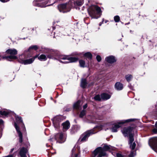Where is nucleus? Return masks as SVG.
I'll list each match as a JSON object with an SVG mask.
<instances>
[{"instance_id":"23","label":"nucleus","mask_w":157,"mask_h":157,"mask_svg":"<svg viewBox=\"0 0 157 157\" xmlns=\"http://www.w3.org/2000/svg\"><path fill=\"white\" fill-rule=\"evenodd\" d=\"M38 55V59L41 61H45L47 59V56L43 54H41L40 56H39Z\"/></svg>"},{"instance_id":"11","label":"nucleus","mask_w":157,"mask_h":157,"mask_svg":"<svg viewBox=\"0 0 157 157\" xmlns=\"http://www.w3.org/2000/svg\"><path fill=\"white\" fill-rule=\"evenodd\" d=\"M149 144L151 147L157 153V137L151 139Z\"/></svg>"},{"instance_id":"37","label":"nucleus","mask_w":157,"mask_h":157,"mask_svg":"<svg viewBox=\"0 0 157 157\" xmlns=\"http://www.w3.org/2000/svg\"><path fill=\"white\" fill-rule=\"evenodd\" d=\"M96 59L98 62H100L101 60V58L100 56L98 55L96 56Z\"/></svg>"},{"instance_id":"32","label":"nucleus","mask_w":157,"mask_h":157,"mask_svg":"<svg viewBox=\"0 0 157 157\" xmlns=\"http://www.w3.org/2000/svg\"><path fill=\"white\" fill-rule=\"evenodd\" d=\"M86 114V111L83 110L80 113L79 117L82 118Z\"/></svg>"},{"instance_id":"24","label":"nucleus","mask_w":157,"mask_h":157,"mask_svg":"<svg viewBox=\"0 0 157 157\" xmlns=\"http://www.w3.org/2000/svg\"><path fill=\"white\" fill-rule=\"evenodd\" d=\"M87 85V83L85 79H82L81 83V86L83 88H85Z\"/></svg>"},{"instance_id":"41","label":"nucleus","mask_w":157,"mask_h":157,"mask_svg":"<svg viewBox=\"0 0 157 157\" xmlns=\"http://www.w3.org/2000/svg\"><path fill=\"white\" fill-rule=\"evenodd\" d=\"M153 132L154 133H156L157 132V129H156V128H154L153 130Z\"/></svg>"},{"instance_id":"22","label":"nucleus","mask_w":157,"mask_h":157,"mask_svg":"<svg viewBox=\"0 0 157 157\" xmlns=\"http://www.w3.org/2000/svg\"><path fill=\"white\" fill-rule=\"evenodd\" d=\"M101 98L104 100H106L110 98V95L106 93H103L101 95Z\"/></svg>"},{"instance_id":"38","label":"nucleus","mask_w":157,"mask_h":157,"mask_svg":"<svg viewBox=\"0 0 157 157\" xmlns=\"http://www.w3.org/2000/svg\"><path fill=\"white\" fill-rule=\"evenodd\" d=\"M3 124V121L2 120H0V125ZM2 136V134L0 133V138Z\"/></svg>"},{"instance_id":"7","label":"nucleus","mask_w":157,"mask_h":157,"mask_svg":"<svg viewBox=\"0 0 157 157\" xmlns=\"http://www.w3.org/2000/svg\"><path fill=\"white\" fill-rule=\"evenodd\" d=\"M78 58L75 57H70L66 56H62L59 57V61L64 63H73L76 62Z\"/></svg>"},{"instance_id":"8","label":"nucleus","mask_w":157,"mask_h":157,"mask_svg":"<svg viewBox=\"0 0 157 157\" xmlns=\"http://www.w3.org/2000/svg\"><path fill=\"white\" fill-rule=\"evenodd\" d=\"M38 56V55H37L32 58L29 59H25L26 58L25 56L24 55H21L19 57V62L21 63L24 65L30 64L34 61L35 59L37 58Z\"/></svg>"},{"instance_id":"14","label":"nucleus","mask_w":157,"mask_h":157,"mask_svg":"<svg viewBox=\"0 0 157 157\" xmlns=\"http://www.w3.org/2000/svg\"><path fill=\"white\" fill-rule=\"evenodd\" d=\"M66 4H60L58 6V7L60 12L64 13L68 11L66 10Z\"/></svg>"},{"instance_id":"21","label":"nucleus","mask_w":157,"mask_h":157,"mask_svg":"<svg viewBox=\"0 0 157 157\" xmlns=\"http://www.w3.org/2000/svg\"><path fill=\"white\" fill-rule=\"evenodd\" d=\"M6 52L11 55H15L17 54V51L15 49H8L6 51Z\"/></svg>"},{"instance_id":"28","label":"nucleus","mask_w":157,"mask_h":157,"mask_svg":"<svg viewBox=\"0 0 157 157\" xmlns=\"http://www.w3.org/2000/svg\"><path fill=\"white\" fill-rule=\"evenodd\" d=\"M80 66L81 67H84L86 66H85V62L82 60H80L79 61Z\"/></svg>"},{"instance_id":"1","label":"nucleus","mask_w":157,"mask_h":157,"mask_svg":"<svg viewBox=\"0 0 157 157\" xmlns=\"http://www.w3.org/2000/svg\"><path fill=\"white\" fill-rule=\"evenodd\" d=\"M133 129L132 127H128L124 128L121 130L122 132L125 136H129L128 144L131 151L130 153H127V157H133L136 154V150L135 149L136 144L135 142H133L134 140L133 135L132 134Z\"/></svg>"},{"instance_id":"13","label":"nucleus","mask_w":157,"mask_h":157,"mask_svg":"<svg viewBox=\"0 0 157 157\" xmlns=\"http://www.w3.org/2000/svg\"><path fill=\"white\" fill-rule=\"evenodd\" d=\"M105 60L110 63H113L116 61L115 57L113 56H110L106 57L105 58Z\"/></svg>"},{"instance_id":"4","label":"nucleus","mask_w":157,"mask_h":157,"mask_svg":"<svg viewBox=\"0 0 157 157\" xmlns=\"http://www.w3.org/2000/svg\"><path fill=\"white\" fill-rule=\"evenodd\" d=\"M97 132L98 131H96L95 129H94V128L92 129L87 131L81 135L78 141L80 142H84L87 140L90 136Z\"/></svg>"},{"instance_id":"15","label":"nucleus","mask_w":157,"mask_h":157,"mask_svg":"<svg viewBox=\"0 0 157 157\" xmlns=\"http://www.w3.org/2000/svg\"><path fill=\"white\" fill-rule=\"evenodd\" d=\"M14 126L17 130V131L19 137V141L20 143H21L22 141V135L21 132H20L19 130V127L17 125L16 123H14Z\"/></svg>"},{"instance_id":"50","label":"nucleus","mask_w":157,"mask_h":157,"mask_svg":"<svg viewBox=\"0 0 157 157\" xmlns=\"http://www.w3.org/2000/svg\"><path fill=\"white\" fill-rule=\"evenodd\" d=\"M51 99H52V98H51Z\"/></svg>"},{"instance_id":"40","label":"nucleus","mask_w":157,"mask_h":157,"mask_svg":"<svg viewBox=\"0 0 157 157\" xmlns=\"http://www.w3.org/2000/svg\"><path fill=\"white\" fill-rule=\"evenodd\" d=\"M10 0H0V1L2 2H6L9 1Z\"/></svg>"},{"instance_id":"34","label":"nucleus","mask_w":157,"mask_h":157,"mask_svg":"<svg viewBox=\"0 0 157 157\" xmlns=\"http://www.w3.org/2000/svg\"><path fill=\"white\" fill-rule=\"evenodd\" d=\"M101 97L99 95H97L94 97V99L97 101H100L101 100Z\"/></svg>"},{"instance_id":"26","label":"nucleus","mask_w":157,"mask_h":157,"mask_svg":"<svg viewBox=\"0 0 157 157\" xmlns=\"http://www.w3.org/2000/svg\"><path fill=\"white\" fill-rule=\"evenodd\" d=\"M125 78L128 82H129L132 80V76L131 75H127L125 76Z\"/></svg>"},{"instance_id":"31","label":"nucleus","mask_w":157,"mask_h":157,"mask_svg":"<svg viewBox=\"0 0 157 157\" xmlns=\"http://www.w3.org/2000/svg\"><path fill=\"white\" fill-rule=\"evenodd\" d=\"M91 118L92 121V123H94L95 122H98L97 120H98V119H97V117H96L95 116H93L92 117H91Z\"/></svg>"},{"instance_id":"12","label":"nucleus","mask_w":157,"mask_h":157,"mask_svg":"<svg viewBox=\"0 0 157 157\" xmlns=\"http://www.w3.org/2000/svg\"><path fill=\"white\" fill-rule=\"evenodd\" d=\"M55 138L59 143H60L64 142L65 140V138L63 137V134L61 132L56 134Z\"/></svg>"},{"instance_id":"17","label":"nucleus","mask_w":157,"mask_h":157,"mask_svg":"<svg viewBox=\"0 0 157 157\" xmlns=\"http://www.w3.org/2000/svg\"><path fill=\"white\" fill-rule=\"evenodd\" d=\"M27 151V150L26 148L22 147L20 149L19 154L21 157H27L26 154Z\"/></svg>"},{"instance_id":"45","label":"nucleus","mask_w":157,"mask_h":157,"mask_svg":"<svg viewBox=\"0 0 157 157\" xmlns=\"http://www.w3.org/2000/svg\"><path fill=\"white\" fill-rule=\"evenodd\" d=\"M13 156L12 155H10L7 156L6 157H13Z\"/></svg>"},{"instance_id":"25","label":"nucleus","mask_w":157,"mask_h":157,"mask_svg":"<svg viewBox=\"0 0 157 157\" xmlns=\"http://www.w3.org/2000/svg\"><path fill=\"white\" fill-rule=\"evenodd\" d=\"M83 0H77L74 3V4L75 6H80L82 5L83 3Z\"/></svg>"},{"instance_id":"3","label":"nucleus","mask_w":157,"mask_h":157,"mask_svg":"<svg viewBox=\"0 0 157 157\" xmlns=\"http://www.w3.org/2000/svg\"><path fill=\"white\" fill-rule=\"evenodd\" d=\"M110 148V147L107 145H105L103 148L99 147L97 148L93 153V157H102L105 156L107 154L105 151L108 150Z\"/></svg>"},{"instance_id":"5","label":"nucleus","mask_w":157,"mask_h":157,"mask_svg":"<svg viewBox=\"0 0 157 157\" xmlns=\"http://www.w3.org/2000/svg\"><path fill=\"white\" fill-rule=\"evenodd\" d=\"M1 114L4 116H6L7 115L11 114L15 117L16 122L18 123L21 124L22 126H24L22 120L20 117L16 116L15 114L13 112H11L10 110L7 109L2 110L0 111Z\"/></svg>"},{"instance_id":"42","label":"nucleus","mask_w":157,"mask_h":157,"mask_svg":"<svg viewBox=\"0 0 157 157\" xmlns=\"http://www.w3.org/2000/svg\"><path fill=\"white\" fill-rule=\"evenodd\" d=\"M53 51V50H50V49H48V51L47 52V53H51Z\"/></svg>"},{"instance_id":"19","label":"nucleus","mask_w":157,"mask_h":157,"mask_svg":"<svg viewBox=\"0 0 157 157\" xmlns=\"http://www.w3.org/2000/svg\"><path fill=\"white\" fill-rule=\"evenodd\" d=\"M63 127V129L64 131H66L70 127V123L68 121L63 123L62 124Z\"/></svg>"},{"instance_id":"44","label":"nucleus","mask_w":157,"mask_h":157,"mask_svg":"<svg viewBox=\"0 0 157 157\" xmlns=\"http://www.w3.org/2000/svg\"><path fill=\"white\" fill-rule=\"evenodd\" d=\"M104 21V20L103 19L102 20V21L101 22H100L99 23V25L100 26H101L102 25V24L103 22V21Z\"/></svg>"},{"instance_id":"47","label":"nucleus","mask_w":157,"mask_h":157,"mask_svg":"<svg viewBox=\"0 0 157 157\" xmlns=\"http://www.w3.org/2000/svg\"><path fill=\"white\" fill-rule=\"evenodd\" d=\"M155 127L157 128V121L156 122L155 124Z\"/></svg>"},{"instance_id":"10","label":"nucleus","mask_w":157,"mask_h":157,"mask_svg":"<svg viewBox=\"0 0 157 157\" xmlns=\"http://www.w3.org/2000/svg\"><path fill=\"white\" fill-rule=\"evenodd\" d=\"M113 124L111 123H109L106 124L98 125L94 127V129H95L96 131L98 132L102 129L106 130L107 129H110L112 127Z\"/></svg>"},{"instance_id":"46","label":"nucleus","mask_w":157,"mask_h":157,"mask_svg":"<svg viewBox=\"0 0 157 157\" xmlns=\"http://www.w3.org/2000/svg\"><path fill=\"white\" fill-rule=\"evenodd\" d=\"M13 150H14V149H13V148H12V149L11 150V151H10V152H12L13 151Z\"/></svg>"},{"instance_id":"43","label":"nucleus","mask_w":157,"mask_h":157,"mask_svg":"<svg viewBox=\"0 0 157 157\" xmlns=\"http://www.w3.org/2000/svg\"><path fill=\"white\" fill-rule=\"evenodd\" d=\"M87 105L86 104H85V105H84L83 106L84 109H85L87 107Z\"/></svg>"},{"instance_id":"51","label":"nucleus","mask_w":157,"mask_h":157,"mask_svg":"<svg viewBox=\"0 0 157 157\" xmlns=\"http://www.w3.org/2000/svg\"><path fill=\"white\" fill-rule=\"evenodd\" d=\"M77 155H76V156ZM75 157H76V156H75Z\"/></svg>"},{"instance_id":"27","label":"nucleus","mask_w":157,"mask_h":157,"mask_svg":"<svg viewBox=\"0 0 157 157\" xmlns=\"http://www.w3.org/2000/svg\"><path fill=\"white\" fill-rule=\"evenodd\" d=\"M75 147H74L73 149L72 150V153H71V157H75L76 155V157H77L78 156V154H75Z\"/></svg>"},{"instance_id":"36","label":"nucleus","mask_w":157,"mask_h":157,"mask_svg":"<svg viewBox=\"0 0 157 157\" xmlns=\"http://www.w3.org/2000/svg\"><path fill=\"white\" fill-rule=\"evenodd\" d=\"M116 157H127L126 155H123L121 154L118 153L117 154Z\"/></svg>"},{"instance_id":"18","label":"nucleus","mask_w":157,"mask_h":157,"mask_svg":"<svg viewBox=\"0 0 157 157\" xmlns=\"http://www.w3.org/2000/svg\"><path fill=\"white\" fill-rule=\"evenodd\" d=\"M81 101H78L75 103L73 105V108L78 110H80L81 109Z\"/></svg>"},{"instance_id":"39","label":"nucleus","mask_w":157,"mask_h":157,"mask_svg":"<svg viewBox=\"0 0 157 157\" xmlns=\"http://www.w3.org/2000/svg\"><path fill=\"white\" fill-rule=\"evenodd\" d=\"M47 58H48L49 59H51V58H52L53 57L51 55H48L47 56Z\"/></svg>"},{"instance_id":"49","label":"nucleus","mask_w":157,"mask_h":157,"mask_svg":"<svg viewBox=\"0 0 157 157\" xmlns=\"http://www.w3.org/2000/svg\"><path fill=\"white\" fill-rule=\"evenodd\" d=\"M76 9H77V8L76 7Z\"/></svg>"},{"instance_id":"29","label":"nucleus","mask_w":157,"mask_h":157,"mask_svg":"<svg viewBox=\"0 0 157 157\" xmlns=\"http://www.w3.org/2000/svg\"><path fill=\"white\" fill-rule=\"evenodd\" d=\"M84 56L86 57L87 58L91 59L92 57V55L91 53L89 52L86 53L84 54Z\"/></svg>"},{"instance_id":"48","label":"nucleus","mask_w":157,"mask_h":157,"mask_svg":"<svg viewBox=\"0 0 157 157\" xmlns=\"http://www.w3.org/2000/svg\"><path fill=\"white\" fill-rule=\"evenodd\" d=\"M107 22V21H106L105 22V23H106Z\"/></svg>"},{"instance_id":"6","label":"nucleus","mask_w":157,"mask_h":157,"mask_svg":"<svg viewBox=\"0 0 157 157\" xmlns=\"http://www.w3.org/2000/svg\"><path fill=\"white\" fill-rule=\"evenodd\" d=\"M134 119H130L126 120H122L117 121V123L112 125V127L111 128V132H117V129L119 128L121 126L120 124H123L127 122H129L134 121Z\"/></svg>"},{"instance_id":"20","label":"nucleus","mask_w":157,"mask_h":157,"mask_svg":"<svg viewBox=\"0 0 157 157\" xmlns=\"http://www.w3.org/2000/svg\"><path fill=\"white\" fill-rule=\"evenodd\" d=\"M123 84L120 82H117L115 85V89L118 90H121L123 88Z\"/></svg>"},{"instance_id":"30","label":"nucleus","mask_w":157,"mask_h":157,"mask_svg":"<svg viewBox=\"0 0 157 157\" xmlns=\"http://www.w3.org/2000/svg\"><path fill=\"white\" fill-rule=\"evenodd\" d=\"M38 49V47L36 45H33L31 46L28 49V51H30L31 49H34L36 50Z\"/></svg>"},{"instance_id":"16","label":"nucleus","mask_w":157,"mask_h":157,"mask_svg":"<svg viewBox=\"0 0 157 157\" xmlns=\"http://www.w3.org/2000/svg\"><path fill=\"white\" fill-rule=\"evenodd\" d=\"M60 120V118L59 117H55L53 118V122L54 126L56 128H57L59 126Z\"/></svg>"},{"instance_id":"35","label":"nucleus","mask_w":157,"mask_h":157,"mask_svg":"<svg viewBox=\"0 0 157 157\" xmlns=\"http://www.w3.org/2000/svg\"><path fill=\"white\" fill-rule=\"evenodd\" d=\"M6 58V59L9 58L10 59H16L17 58V57L15 56L11 55L6 57H3V58Z\"/></svg>"},{"instance_id":"2","label":"nucleus","mask_w":157,"mask_h":157,"mask_svg":"<svg viewBox=\"0 0 157 157\" xmlns=\"http://www.w3.org/2000/svg\"><path fill=\"white\" fill-rule=\"evenodd\" d=\"M88 11L90 15L93 18L97 19L101 15V9L96 5H92L88 9Z\"/></svg>"},{"instance_id":"9","label":"nucleus","mask_w":157,"mask_h":157,"mask_svg":"<svg viewBox=\"0 0 157 157\" xmlns=\"http://www.w3.org/2000/svg\"><path fill=\"white\" fill-rule=\"evenodd\" d=\"M48 0H35L33 2V4L35 6L40 7H44L50 6V5H47L48 3Z\"/></svg>"},{"instance_id":"33","label":"nucleus","mask_w":157,"mask_h":157,"mask_svg":"<svg viewBox=\"0 0 157 157\" xmlns=\"http://www.w3.org/2000/svg\"><path fill=\"white\" fill-rule=\"evenodd\" d=\"M114 21L116 22H118L120 21V17L118 15L115 16L114 17Z\"/></svg>"}]
</instances>
